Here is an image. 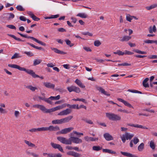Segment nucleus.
I'll list each match as a JSON object with an SVG mask.
<instances>
[{
    "instance_id": "nucleus-51",
    "label": "nucleus",
    "mask_w": 157,
    "mask_h": 157,
    "mask_svg": "<svg viewBox=\"0 0 157 157\" xmlns=\"http://www.w3.org/2000/svg\"><path fill=\"white\" fill-rule=\"evenodd\" d=\"M86 107L83 105H81L79 106H78V105H77L76 109H78L82 108L86 109Z\"/></svg>"
},
{
    "instance_id": "nucleus-49",
    "label": "nucleus",
    "mask_w": 157,
    "mask_h": 157,
    "mask_svg": "<svg viewBox=\"0 0 157 157\" xmlns=\"http://www.w3.org/2000/svg\"><path fill=\"white\" fill-rule=\"evenodd\" d=\"M6 26L7 27L10 29H14L15 30L16 29L15 26L12 25H7Z\"/></svg>"
},
{
    "instance_id": "nucleus-23",
    "label": "nucleus",
    "mask_w": 157,
    "mask_h": 157,
    "mask_svg": "<svg viewBox=\"0 0 157 157\" xmlns=\"http://www.w3.org/2000/svg\"><path fill=\"white\" fill-rule=\"evenodd\" d=\"M26 44H28L32 47H33V48H36L37 49H38L39 50H42L44 51L45 50L44 49L41 47H39L38 46H36L33 44H31L30 43H29V42H27Z\"/></svg>"
},
{
    "instance_id": "nucleus-13",
    "label": "nucleus",
    "mask_w": 157,
    "mask_h": 157,
    "mask_svg": "<svg viewBox=\"0 0 157 157\" xmlns=\"http://www.w3.org/2000/svg\"><path fill=\"white\" fill-rule=\"evenodd\" d=\"M44 85L46 88L49 89H54L55 87V85L50 82H44L43 83Z\"/></svg>"
},
{
    "instance_id": "nucleus-40",
    "label": "nucleus",
    "mask_w": 157,
    "mask_h": 157,
    "mask_svg": "<svg viewBox=\"0 0 157 157\" xmlns=\"http://www.w3.org/2000/svg\"><path fill=\"white\" fill-rule=\"evenodd\" d=\"M60 98V96L58 95L56 96H51L50 99H52V100H59Z\"/></svg>"
},
{
    "instance_id": "nucleus-21",
    "label": "nucleus",
    "mask_w": 157,
    "mask_h": 157,
    "mask_svg": "<svg viewBox=\"0 0 157 157\" xmlns=\"http://www.w3.org/2000/svg\"><path fill=\"white\" fill-rule=\"evenodd\" d=\"M131 38V37L130 36H124L120 40V41L121 42L127 41L130 40Z\"/></svg>"
},
{
    "instance_id": "nucleus-37",
    "label": "nucleus",
    "mask_w": 157,
    "mask_h": 157,
    "mask_svg": "<svg viewBox=\"0 0 157 157\" xmlns=\"http://www.w3.org/2000/svg\"><path fill=\"white\" fill-rule=\"evenodd\" d=\"M42 62V60L40 59H36L34 60L33 63V65L36 66Z\"/></svg>"
},
{
    "instance_id": "nucleus-42",
    "label": "nucleus",
    "mask_w": 157,
    "mask_h": 157,
    "mask_svg": "<svg viewBox=\"0 0 157 157\" xmlns=\"http://www.w3.org/2000/svg\"><path fill=\"white\" fill-rule=\"evenodd\" d=\"M72 100L73 101H81L84 103L86 102V100L85 99H83V98H77L76 99L74 98L72 99Z\"/></svg>"
},
{
    "instance_id": "nucleus-32",
    "label": "nucleus",
    "mask_w": 157,
    "mask_h": 157,
    "mask_svg": "<svg viewBox=\"0 0 157 157\" xmlns=\"http://www.w3.org/2000/svg\"><path fill=\"white\" fill-rule=\"evenodd\" d=\"M77 16L79 17L82 18H86L87 17V15L85 13H78L77 15Z\"/></svg>"
},
{
    "instance_id": "nucleus-29",
    "label": "nucleus",
    "mask_w": 157,
    "mask_h": 157,
    "mask_svg": "<svg viewBox=\"0 0 157 157\" xmlns=\"http://www.w3.org/2000/svg\"><path fill=\"white\" fill-rule=\"evenodd\" d=\"M157 7V3L152 5L150 6L146 7V8L147 10H150Z\"/></svg>"
},
{
    "instance_id": "nucleus-17",
    "label": "nucleus",
    "mask_w": 157,
    "mask_h": 157,
    "mask_svg": "<svg viewBox=\"0 0 157 157\" xmlns=\"http://www.w3.org/2000/svg\"><path fill=\"white\" fill-rule=\"evenodd\" d=\"M129 126L133 127L136 128H140L144 129H148V128L145 126H143L141 125H139L138 124H128Z\"/></svg>"
},
{
    "instance_id": "nucleus-48",
    "label": "nucleus",
    "mask_w": 157,
    "mask_h": 157,
    "mask_svg": "<svg viewBox=\"0 0 157 157\" xmlns=\"http://www.w3.org/2000/svg\"><path fill=\"white\" fill-rule=\"evenodd\" d=\"M24 53L27 55L29 57H31L33 56V54L32 52H25Z\"/></svg>"
},
{
    "instance_id": "nucleus-34",
    "label": "nucleus",
    "mask_w": 157,
    "mask_h": 157,
    "mask_svg": "<svg viewBox=\"0 0 157 157\" xmlns=\"http://www.w3.org/2000/svg\"><path fill=\"white\" fill-rule=\"evenodd\" d=\"M65 41L66 42L67 44L70 47H71L74 45V44L71 43V41L68 39L66 40Z\"/></svg>"
},
{
    "instance_id": "nucleus-43",
    "label": "nucleus",
    "mask_w": 157,
    "mask_h": 157,
    "mask_svg": "<svg viewBox=\"0 0 157 157\" xmlns=\"http://www.w3.org/2000/svg\"><path fill=\"white\" fill-rule=\"evenodd\" d=\"M132 140V142L135 144H136L139 141V139L137 137H134Z\"/></svg>"
},
{
    "instance_id": "nucleus-5",
    "label": "nucleus",
    "mask_w": 157,
    "mask_h": 157,
    "mask_svg": "<svg viewBox=\"0 0 157 157\" xmlns=\"http://www.w3.org/2000/svg\"><path fill=\"white\" fill-rule=\"evenodd\" d=\"M57 139L58 141L63 144H71V142L69 140V138L68 140L65 137L59 136L57 137Z\"/></svg>"
},
{
    "instance_id": "nucleus-19",
    "label": "nucleus",
    "mask_w": 157,
    "mask_h": 157,
    "mask_svg": "<svg viewBox=\"0 0 157 157\" xmlns=\"http://www.w3.org/2000/svg\"><path fill=\"white\" fill-rule=\"evenodd\" d=\"M51 48L52 50H53L56 53L61 54H67V53L63 52L62 51H61L59 49H58L57 48Z\"/></svg>"
},
{
    "instance_id": "nucleus-20",
    "label": "nucleus",
    "mask_w": 157,
    "mask_h": 157,
    "mask_svg": "<svg viewBox=\"0 0 157 157\" xmlns=\"http://www.w3.org/2000/svg\"><path fill=\"white\" fill-rule=\"evenodd\" d=\"M121 153L123 155L129 157H137V156L127 152L121 151Z\"/></svg>"
},
{
    "instance_id": "nucleus-57",
    "label": "nucleus",
    "mask_w": 157,
    "mask_h": 157,
    "mask_svg": "<svg viewBox=\"0 0 157 157\" xmlns=\"http://www.w3.org/2000/svg\"><path fill=\"white\" fill-rule=\"evenodd\" d=\"M118 66H130L131 64L128 63H125L121 64H118Z\"/></svg>"
},
{
    "instance_id": "nucleus-1",
    "label": "nucleus",
    "mask_w": 157,
    "mask_h": 157,
    "mask_svg": "<svg viewBox=\"0 0 157 157\" xmlns=\"http://www.w3.org/2000/svg\"><path fill=\"white\" fill-rule=\"evenodd\" d=\"M8 66L10 67L18 69L20 71H25L27 74L31 75L33 77H35L38 76L35 75V72L32 70L26 69L24 67H21L19 65L15 64H9Z\"/></svg>"
},
{
    "instance_id": "nucleus-9",
    "label": "nucleus",
    "mask_w": 157,
    "mask_h": 157,
    "mask_svg": "<svg viewBox=\"0 0 157 157\" xmlns=\"http://www.w3.org/2000/svg\"><path fill=\"white\" fill-rule=\"evenodd\" d=\"M25 38L31 39V40L35 41L37 43L39 44H41L43 46H45L46 45V44L44 43L41 41L37 39L33 36H28L27 35H25Z\"/></svg>"
},
{
    "instance_id": "nucleus-6",
    "label": "nucleus",
    "mask_w": 157,
    "mask_h": 157,
    "mask_svg": "<svg viewBox=\"0 0 157 157\" xmlns=\"http://www.w3.org/2000/svg\"><path fill=\"white\" fill-rule=\"evenodd\" d=\"M59 129L60 128L58 126H54L51 125L49 127H43L44 131L49 130L51 131H56Z\"/></svg>"
},
{
    "instance_id": "nucleus-2",
    "label": "nucleus",
    "mask_w": 157,
    "mask_h": 157,
    "mask_svg": "<svg viewBox=\"0 0 157 157\" xmlns=\"http://www.w3.org/2000/svg\"><path fill=\"white\" fill-rule=\"evenodd\" d=\"M106 116L109 120L113 121H119L121 119L120 116L114 113H106Z\"/></svg>"
},
{
    "instance_id": "nucleus-26",
    "label": "nucleus",
    "mask_w": 157,
    "mask_h": 157,
    "mask_svg": "<svg viewBox=\"0 0 157 157\" xmlns=\"http://www.w3.org/2000/svg\"><path fill=\"white\" fill-rule=\"evenodd\" d=\"M149 32L151 33H152L153 32L155 33L156 31V26L155 25H153L152 28L151 26L149 28Z\"/></svg>"
},
{
    "instance_id": "nucleus-31",
    "label": "nucleus",
    "mask_w": 157,
    "mask_h": 157,
    "mask_svg": "<svg viewBox=\"0 0 157 157\" xmlns=\"http://www.w3.org/2000/svg\"><path fill=\"white\" fill-rule=\"evenodd\" d=\"M92 149L94 151H99L102 149V147L99 146H94L92 147Z\"/></svg>"
},
{
    "instance_id": "nucleus-62",
    "label": "nucleus",
    "mask_w": 157,
    "mask_h": 157,
    "mask_svg": "<svg viewBox=\"0 0 157 157\" xmlns=\"http://www.w3.org/2000/svg\"><path fill=\"white\" fill-rule=\"evenodd\" d=\"M20 114V112L18 111H15L14 112V115L15 117H17Z\"/></svg>"
},
{
    "instance_id": "nucleus-64",
    "label": "nucleus",
    "mask_w": 157,
    "mask_h": 157,
    "mask_svg": "<svg viewBox=\"0 0 157 157\" xmlns=\"http://www.w3.org/2000/svg\"><path fill=\"white\" fill-rule=\"evenodd\" d=\"M0 112L2 113H6V112L5 109L2 107H0Z\"/></svg>"
},
{
    "instance_id": "nucleus-28",
    "label": "nucleus",
    "mask_w": 157,
    "mask_h": 157,
    "mask_svg": "<svg viewBox=\"0 0 157 157\" xmlns=\"http://www.w3.org/2000/svg\"><path fill=\"white\" fill-rule=\"evenodd\" d=\"M52 124H62L61 119H57L53 120L52 121Z\"/></svg>"
},
{
    "instance_id": "nucleus-35",
    "label": "nucleus",
    "mask_w": 157,
    "mask_h": 157,
    "mask_svg": "<svg viewBox=\"0 0 157 157\" xmlns=\"http://www.w3.org/2000/svg\"><path fill=\"white\" fill-rule=\"evenodd\" d=\"M21 56L19 55V54L17 53H15L14 55L11 57L12 59H15L18 58H20Z\"/></svg>"
},
{
    "instance_id": "nucleus-60",
    "label": "nucleus",
    "mask_w": 157,
    "mask_h": 157,
    "mask_svg": "<svg viewBox=\"0 0 157 157\" xmlns=\"http://www.w3.org/2000/svg\"><path fill=\"white\" fill-rule=\"evenodd\" d=\"M73 156L75 157H80L81 156V155L79 153L74 151Z\"/></svg>"
},
{
    "instance_id": "nucleus-58",
    "label": "nucleus",
    "mask_w": 157,
    "mask_h": 157,
    "mask_svg": "<svg viewBox=\"0 0 157 157\" xmlns=\"http://www.w3.org/2000/svg\"><path fill=\"white\" fill-rule=\"evenodd\" d=\"M118 111L119 112H122L123 113H128L130 112H129L128 111L125 110V109H119L118 110Z\"/></svg>"
},
{
    "instance_id": "nucleus-44",
    "label": "nucleus",
    "mask_w": 157,
    "mask_h": 157,
    "mask_svg": "<svg viewBox=\"0 0 157 157\" xmlns=\"http://www.w3.org/2000/svg\"><path fill=\"white\" fill-rule=\"evenodd\" d=\"M134 51L136 52L139 54H147V52H145L141 51L138 49L135 50Z\"/></svg>"
},
{
    "instance_id": "nucleus-55",
    "label": "nucleus",
    "mask_w": 157,
    "mask_h": 157,
    "mask_svg": "<svg viewBox=\"0 0 157 157\" xmlns=\"http://www.w3.org/2000/svg\"><path fill=\"white\" fill-rule=\"evenodd\" d=\"M154 40H147L144 41V42L147 44H152L154 43Z\"/></svg>"
},
{
    "instance_id": "nucleus-47",
    "label": "nucleus",
    "mask_w": 157,
    "mask_h": 157,
    "mask_svg": "<svg viewBox=\"0 0 157 157\" xmlns=\"http://www.w3.org/2000/svg\"><path fill=\"white\" fill-rule=\"evenodd\" d=\"M126 19L127 21L131 22V20L132 19V16H131L129 14H128L126 16Z\"/></svg>"
},
{
    "instance_id": "nucleus-22",
    "label": "nucleus",
    "mask_w": 157,
    "mask_h": 157,
    "mask_svg": "<svg viewBox=\"0 0 157 157\" xmlns=\"http://www.w3.org/2000/svg\"><path fill=\"white\" fill-rule=\"evenodd\" d=\"M29 131L31 132H36L38 131H44L43 130V127H41L40 128H33L29 129Z\"/></svg>"
},
{
    "instance_id": "nucleus-27",
    "label": "nucleus",
    "mask_w": 157,
    "mask_h": 157,
    "mask_svg": "<svg viewBox=\"0 0 157 157\" xmlns=\"http://www.w3.org/2000/svg\"><path fill=\"white\" fill-rule=\"evenodd\" d=\"M149 146L152 150H154L155 149V145L153 140H151L149 142Z\"/></svg>"
},
{
    "instance_id": "nucleus-25",
    "label": "nucleus",
    "mask_w": 157,
    "mask_h": 157,
    "mask_svg": "<svg viewBox=\"0 0 157 157\" xmlns=\"http://www.w3.org/2000/svg\"><path fill=\"white\" fill-rule=\"evenodd\" d=\"M75 82L76 83L79 87L82 88L85 87V86L82 84L81 81L78 79H76L75 81Z\"/></svg>"
},
{
    "instance_id": "nucleus-11",
    "label": "nucleus",
    "mask_w": 157,
    "mask_h": 157,
    "mask_svg": "<svg viewBox=\"0 0 157 157\" xmlns=\"http://www.w3.org/2000/svg\"><path fill=\"white\" fill-rule=\"evenodd\" d=\"M33 107L34 108H36L38 109H39L43 112L46 113V111H47V109L45 107L42 105H40L38 104L33 105Z\"/></svg>"
},
{
    "instance_id": "nucleus-7",
    "label": "nucleus",
    "mask_w": 157,
    "mask_h": 157,
    "mask_svg": "<svg viewBox=\"0 0 157 157\" xmlns=\"http://www.w3.org/2000/svg\"><path fill=\"white\" fill-rule=\"evenodd\" d=\"M67 89L70 92L74 91L77 93H79L80 92V89L78 87H77L74 85L68 87Z\"/></svg>"
},
{
    "instance_id": "nucleus-10",
    "label": "nucleus",
    "mask_w": 157,
    "mask_h": 157,
    "mask_svg": "<svg viewBox=\"0 0 157 157\" xmlns=\"http://www.w3.org/2000/svg\"><path fill=\"white\" fill-rule=\"evenodd\" d=\"M71 111L70 109H67L59 112L58 114V115L59 116L67 115L70 114L71 113Z\"/></svg>"
},
{
    "instance_id": "nucleus-52",
    "label": "nucleus",
    "mask_w": 157,
    "mask_h": 157,
    "mask_svg": "<svg viewBox=\"0 0 157 157\" xmlns=\"http://www.w3.org/2000/svg\"><path fill=\"white\" fill-rule=\"evenodd\" d=\"M56 149H58L59 151L61 152H64L62 147L60 145L58 144V146H57Z\"/></svg>"
},
{
    "instance_id": "nucleus-8",
    "label": "nucleus",
    "mask_w": 157,
    "mask_h": 157,
    "mask_svg": "<svg viewBox=\"0 0 157 157\" xmlns=\"http://www.w3.org/2000/svg\"><path fill=\"white\" fill-rule=\"evenodd\" d=\"M69 140L71 142V144L72 142L75 143L79 144L81 143L82 141L81 139L74 136L70 137L69 138Z\"/></svg>"
},
{
    "instance_id": "nucleus-46",
    "label": "nucleus",
    "mask_w": 157,
    "mask_h": 157,
    "mask_svg": "<svg viewBox=\"0 0 157 157\" xmlns=\"http://www.w3.org/2000/svg\"><path fill=\"white\" fill-rule=\"evenodd\" d=\"M16 9L20 11H24L25 9L23 8L22 6L20 5L17 6L16 7Z\"/></svg>"
},
{
    "instance_id": "nucleus-15",
    "label": "nucleus",
    "mask_w": 157,
    "mask_h": 157,
    "mask_svg": "<svg viewBox=\"0 0 157 157\" xmlns=\"http://www.w3.org/2000/svg\"><path fill=\"white\" fill-rule=\"evenodd\" d=\"M96 89L98 90L102 94H103L105 95H107V96H109L110 95V94H109L107 93V92L105 91V90L101 87L97 86L96 87Z\"/></svg>"
},
{
    "instance_id": "nucleus-54",
    "label": "nucleus",
    "mask_w": 157,
    "mask_h": 157,
    "mask_svg": "<svg viewBox=\"0 0 157 157\" xmlns=\"http://www.w3.org/2000/svg\"><path fill=\"white\" fill-rule=\"evenodd\" d=\"M124 54L128 55H132L134 54L133 52L128 51L127 50H126L125 51V52H124Z\"/></svg>"
},
{
    "instance_id": "nucleus-33",
    "label": "nucleus",
    "mask_w": 157,
    "mask_h": 157,
    "mask_svg": "<svg viewBox=\"0 0 157 157\" xmlns=\"http://www.w3.org/2000/svg\"><path fill=\"white\" fill-rule=\"evenodd\" d=\"M144 144L143 143H141L138 147V150L140 151H142L144 148Z\"/></svg>"
},
{
    "instance_id": "nucleus-45",
    "label": "nucleus",
    "mask_w": 157,
    "mask_h": 157,
    "mask_svg": "<svg viewBox=\"0 0 157 157\" xmlns=\"http://www.w3.org/2000/svg\"><path fill=\"white\" fill-rule=\"evenodd\" d=\"M14 17V15L13 13H9V14L8 18V20H10L11 19L13 18Z\"/></svg>"
},
{
    "instance_id": "nucleus-50",
    "label": "nucleus",
    "mask_w": 157,
    "mask_h": 157,
    "mask_svg": "<svg viewBox=\"0 0 157 157\" xmlns=\"http://www.w3.org/2000/svg\"><path fill=\"white\" fill-rule=\"evenodd\" d=\"M98 138L89 137V141H94L98 140Z\"/></svg>"
},
{
    "instance_id": "nucleus-63",
    "label": "nucleus",
    "mask_w": 157,
    "mask_h": 157,
    "mask_svg": "<svg viewBox=\"0 0 157 157\" xmlns=\"http://www.w3.org/2000/svg\"><path fill=\"white\" fill-rule=\"evenodd\" d=\"M58 31L59 32H66L65 29L63 28H59L58 29Z\"/></svg>"
},
{
    "instance_id": "nucleus-61",
    "label": "nucleus",
    "mask_w": 157,
    "mask_h": 157,
    "mask_svg": "<svg viewBox=\"0 0 157 157\" xmlns=\"http://www.w3.org/2000/svg\"><path fill=\"white\" fill-rule=\"evenodd\" d=\"M148 58L150 59H157V55H152L151 56H149L148 57Z\"/></svg>"
},
{
    "instance_id": "nucleus-14",
    "label": "nucleus",
    "mask_w": 157,
    "mask_h": 157,
    "mask_svg": "<svg viewBox=\"0 0 157 157\" xmlns=\"http://www.w3.org/2000/svg\"><path fill=\"white\" fill-rule=\"evenodd\" d=\"M72 118L73 116H70L61 119L62 124L69 122Z\"/></svg>"
},
{
    "instance_id": "nucleus-24",
    "label": "nucleus",
    "mask_w": 157,
    "mask_h": 157,
    "mask_svg": "<svg viewBox=\"0 0 157 157\" xmlns=\"http://www.w3.org/2000/svg\"><path fill=\"white\" fill-rule=\"evenodd\" d=\"M102 151L103 152L111 154H116V152L115 151L107 149H102Z\"/></svg>"
},
{
    "instance_id": "nucleus-59",
    "label": "nucleus",
    "mask_w": 157,
    "mask_h": 157,
    "mask_svg": "<svg viewBox=\"0 0 157 157\" xmlns=\"http://www.w3.org/2000/svg\"><path fill=\"white\" fill-rule=\"evenodd\" d=\"M33 20L36 21H37L40 20V19L38 17H36L35 15H34L33 17H32Z\"/></svg>"
},
{
    "instance_id": "nucleus-4",
    "label": "nucleus",
    "mask_w": 157,
    "mask_h": 157,
    "mask_svg": "<svg viewBox=\"0 0 157 157\" xmlns=\"http://www.w3.org/2000/svg\"><path fill=\"white\" fill-rule=\"evenodd\" d=\"M66 105V104H63L61 105H59L55 107L50 109H47V111L46 112V113H50L52 112H54L56 111L59 110L61 109H62L63 108L65 107Z\"/></svg>"
},
{
    "instance_id": "nucleus-41",
    "label": "nucleus",
    "mask_w": 157,
    "mask_h": 157,
    "mask_svg": "<svg viewBox=\"0 0 157 157\" xmlns=\"http://www.w3.org/2000/svg\"><path fill=\"white\" fill-rule=\"evenodd\" d=\"M50 97L48 98H46L45 101L50 105H52V102L51 101L52 99H50Z\"/></svg>"
},
{
    "instance_id": "nucleus-39",
    "label": "nucleus",
    "mask_w": 157,
    "mask_h": 157,
    "mask_svg": "<svg viewBox=\"0 0 157 157\" xmlns=\"http://www.w3.org/2000/svg\"><path fill=\"white\" fill-rule=\"evenodd\" d=\"M94 44L95 46L98 47L101 44V43L99 40H96L94 41Z\"/></svg>"
},
{
    "instance_id": "nucleus-18",
    "label": "nucleus",
    "mask_w": 157,
    "mask_h": 157,
    "mask_svg": "<svg viewBox=\"0 0 157 157\" xmlns=\"http://www.w3.org/2000/svg\"><path fill=\"white\" fill-rule=\"evenodd\" d=\"M104 137L105 139L107 141H109L113 140V138L112 136L109 133H105L104 134Z\"/></svg>"
},
{
    "instance_id": "nucleus-56",
    "label": "nucleus",
    "mask_w": 157,
    "mask_h": 157,
    "mask_svg": "<svg viewBox=\"0 0 157 157\" xmlns=\"http://www.w3.org/2000/svg\"><path fill=\"white\" fill-rule=\"evenodd\" d=\"M51 144L52 147L55 149H56L57 146H58V144H55L53 142H51Z\"/></svg>"
},
{
    "instance_id": "nucleus-16",
    "label": "nucleus",
    "mask_w": 157,
    "mask_h": 157,
    "mask_svg": "<svg viewBox=\"0 0 157 157\" xmlns=\"http://www.w3.org/2000/svg\"><path fill=\"white\" fill-rule=\"evenodd\" d=\"M74 129L73 127H70L67 128H65L61 130L62 134H65L67 133L70 132L72 130Z\"/></svg>"
},
{
    "instance_id": "nucleus-38",
    "label": "nucleus",
    "mask_w": 157,
    "mask_h": 157,
    "mask_svg": "<svg viewBox=\"0 0 157 157\" xmlns=\"http://www.w3.org/2000/svg\"><path fill=\"white\" fill-rule=\"evenodd\" d=\"M128 91L129 92H131L132 93H139L140 94H142V92L141 91H139L138 90H130L129 89L128 90Z\"/></svg>"
},
{
    "instance_id": "nucleus-53",
    "label": "nucleus",
    "mask_w": 157,
    "mask_h": 157,
    "mask_svg": "<svg viewBox=\"0 0 157 157\" xmlns=\"http://www.w3.org/2000/svg\"><path fill=\"white\" fill-rule=\"evenodd\" d=\"M56 149H58L59 151L61 152H64L62 147L60 145L58 144V146H57Z\"/></svg>"
},
{
    "instance_id": "nucleus-3",
    "label": "nucleus",
    "mask_w": 157,
    "mask_h": 157,
    "mask_svg": "<svg viewBox=\"0 0 157 157\" xmlns=\"http://www.w3.org/2000/svg\"><path fill=\"white\" fill-rule=\"evenodd\" d=\"M134 136L133 134H130L128 132H126L121 136V138L123 143H124L126 140H131Z\"/></svg>"
},
{
    "instance_id": "nucleus-12",
    "label": "nucleus",
    "mask_w": 157,
    "mask_h": 157,
    "mask_svg": "<svg viewBox=\"0 0 157 157\" xmlns=\"http://www.w3.org/2000/svg\"><path fill=\"white\" fill-rule=\"evenodd\" d=\"M117 100L119 101L122 102L125 106H127L129 108L134 109L133 107L127 101L120 98H118Z\"/></svg>"
},
{
    "instance_id": "nucleus-36",
    "label": "nucleus",
    "mask_w": 157,
    "mask_h": 157,
    "mask_svg": "<svg viewBox=\"0 0 157 157\" xmlns=\"http://www.w3.org/2000/svg\"><path fill=\"white\" fill-rule=\"evenodd\" d=\"M113 53L115 54H118L119 56H122L124 55V52L119 50H117L116 52H114Z\"/></svg>"
},
{
    "instance_id": "nucleus-30",
    "label": "nucleus",
    "mask_w": 157,
    "mask_h": 157,
    "mask_svg": "<svg viewBox=\"0 0 157 157\" xmlns=\"http://www.w3.org/2000/svg\"><path fill=\"white\" fill-rule=\"evenodd\" d=\"M26 88L30 89L33 91H35L36 90H37V88L36 87H33L31 85L28 86H26Z\"/></svg>"
}]
</instances>
